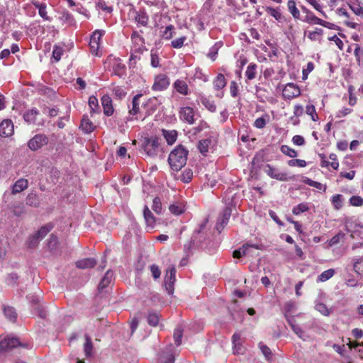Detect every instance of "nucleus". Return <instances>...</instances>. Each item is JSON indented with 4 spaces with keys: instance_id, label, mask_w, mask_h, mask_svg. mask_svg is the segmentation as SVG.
Listing matches in <instances>:
<instances>
[{
    "instance_id": "obj_1",
    "label": "nucleus",
    "mask_w": 363,
    "mask_h": 363,
    "mask_svg": "<svg viewBox=\"0 0 363 363\" xmlns=\"http://www.w3.org/2000/svg\"><path fill=\"white\" fill-rule=\"evenodd\" d=\"M155 26L160 29V36L166 40H171L176 34V28L172 24H167L169 17L166 15H155L154 17Z\"/></svg>"
},
{
    "instance_id": "obj_2",
    "label": "nucleus",
    "mask_w": 363,
    "mask_h": 363,
    "mask_svg": "<svg viewBox=\"0 0 363 363\" xmlns=\"http://www.w3.org/2000/svg\"><path fill=\"white\" fill-rule=\"evenodd\" d=\"M188 152L182 145L177 146L170 152L168 162L172 170L177 172L186 164Z\"/></svg>"
},
{
    "instance_id": "obj_3",
    "label": "nucleus",
    "mask_w": 363,
    "mask_h": 363,
    "mask_svg": "<svg viewBox=\"0 0 363 363\" xmlns=\"http://www.w3.org/2000/svg\"><path fill=\"white\" fill-rule=\"evenodd\" d=\"M53 225L51 223H47L41 227L39 230L30 235L26 242V245L30 248H34L43 240L46 235L52 229Z\"/></svg>"
},
{
    "instance_id": "obj_4",
    "label": "nucleus",
    "mask_w": 363,
    "mask_h": 363,
    "mask_svg": "<svg viewBox=\"0 0 363 363\" xmlns=\"http://www.w3.org/2000/svg\"><path fill=\"white\" fill-rule=\"evenodd\" d=\"M159 142L156 137L146 138L143 143V150L150 157L157 155L159 150Z\"/></svg>"
},
{
    "instance_id": "obj_5",
    "label": "nucleus",
    "mask_w": 363,
    "mask_h": 363,
    "mask_svg": "<svg viewBox=\"0 0 363 363\" xmlns=\"http://www.w3.org/2000/svg\"><path fill=\"white\" fill-rule=\"evenodd\" d=\"M170 84V79L165 74H159L154 78L152 89L155 91L166 90Z\"/></svg>"
},
{
    "instance_id": "obj_6",
    "label": "nucleus",
    "mask_w": 363,
    "mask_h": 363,
    "mask_svg": "<svg viewBox=\"0 0 363 363\" xmlns=\"http://www.w3.org/2000/svg\"><path fill=\"white\" fill-rule=\"evenodd\" d=\"M179 117L181 121L190 125L194 124L196 121L195 111L190 106L181 107L179 111Z\"/></svg>"
},
{
    "instance_id": "obj_7",
    "label": "nucleus",
    "mask_w": 363,
    "mask_h": 363,
    "mask_svg": "<svg viewBox=\"0 0 363 363\" xmlns=\"http://www.w3.org/2000/svg\"><path fill=\"white\" fill-rule=\"evenodd\" d=\"M261 245L255 244H245L238 250L233 252V257L235 258H240L242 256H252L254 250H260Z\"/></svg>"
},
{
    "instance_id": "obj_8",
    "label": "nucleus",
    "mask_w": 363,
    "mask_h": 363,
    "mask_svg": "<svg viewBox=\"0 0 363 363\" xmlns=\"http://www.w3.org/2000/svg\"><path fill=\"white\" fill-rule=\"evenodd\" d=\"M17 346L27 347L26 345L21 344L17 338L13 337H4L0 340V352L9 350Z\"/></svg>"
},
{
    "instance_id": "obj_9",
    "label": "nucleus",
    "mask_w": 363,
    "mask_h": 363,
    "mask_svg": "<svg viewBox=\"0 0 363 363\" xmlns=\"http://www.w3.org/2000/svg\"><path fill=\"white\" fill-rule=\"evenodd\" d=\"M48 143V138L43 134L35 135L33 138H31L28 143V145L29 148L32 150H38L41 148L43 145H46Z\"/></svg>"
},
{
    "instance_id": "obj_10",
    "label": "nucleus",
    "mask_w": 363,
    "mask_h": 363,
    "mask_svg": "<svg viewBox=\"0 0 363 363\" xmlns=\"http://www.w3.org/2000/svg\"><path fill=\"white\" fill-rule=\"evenodd\" d=\"M105 34L104 30H96L90 38L89 46L91 52L93 54L97 55V52L99 49L101 38Z\"/></svg>"
},
{
    "instance_id": "obj_11",
    "label": "nucleus",
    "mask_w": 363,
    "mask_h": 363,
    "mask_svg": "<svg viewBox=\"0 0 363 363\" xmlns=\"http://www.w3.org/2000/svg\"><path fill=\"white\" fill-rule=\"evenodd\" d=\"M301 94L299 87L294 83H288L282 91V96L285 99H291Z\"/></svg>"
},
{
    "instance_id": "obj_12",
    "label": "nucleus",
    "mask_w": 363,
    "mask_h": 363,
    "mask_svg": "<svg viewBox=\"0 0 363 363\" xmlns=\"http://www.w3.org/2000/svg\"><path fill=\"white\" fill-rule=\"evenodd\" d=\"M176 269L174 266L169 267L164 277V284L168 293L169 294L173 293V285L176 280L175 279Z\"/></svg>"
},
{
    "instance_id": "obj_13",
    "label": "nucleus",
    "mask_w": 363,
    "mask_h": 363,
    "mask_svg": "<svg viewBox=\"0 0 363 363\" xmlns=\"http://www.w3.org/2000/svg\"><path fill=\"white\" fill-rule=\"evenodd\" d=\"M266 167L267 169L265 172L271 178L282 182L289 180V177L286 173L281 172L278 169L274 168L269 164H267Z\"/></svg>"
},
{
    "instance_id": "obj_14",
    "label": "nucleus",
    "mask_w": 363,
    "mask_h": 363,
    "mask_svg": "<svg viewBox=\"0 0 363 363\" xmlns=\"http://www.w3.org/2000/svg\"><path fill=\"white\" fill-rule=\"evenodd\" d=\"M232 210L229 206L225 207L218 218L217 223H216V229L218 231H220L221 229L224 228V226L228 223V220L231 216Z\"/></svg>"
},
{
    "instance_id": "obj_15",
    "label": "nucleus",
    "mask_w": 363,
    "mask_h": 363,
    "mask_svg": "<svg viewBox=\"0 0 363 363\" xmlns=\"http://www.w3.org/2000/svg\"><path fill=\"white\" fill-rule=\"evenodd\" d=\"M13 133V124L11 120H4L0 123V136L9 137Z\"/></svg>"
},
{
    "instance_id": "obj_16",
    "label": "nucleus",
    "mask_w": 363,
    "mask_h": 363,
    "mask_svg": "<svg viewBox=\"0 0 363 363\" xmlns=\"http://www.w3.org/2000/svg\"><path fill=\"white\" fill-rule=\"evenodd\" d=\"M159 362L160 363H174L172 345H169L166 348V351L162 352L159 357Z\"/></svg>"
},
{
    "instance_id": "obj_17",
    "label": "nucleus",
    "mask_w": 363,
    "mask_h": 363,
    "mask_svg": "<svg viewBox=\"0 0 363 363\" xmlns=\"http://www.w3.org/2000/svg\"><path fill=\"white\" fill-rule=\"evenodd\" d=\"M287 321L292 330L303 340H307L309 338L308 335L298 325L295 323L293 318H287Z\"/></svg>"
},
{
    "instance_id": "obj_18",
    "label": "nucleus",
    "mask_w": 363,
    "mask_h": 363,
    "mask_svg": "<svg viewBox=\"0 0 363 363\" xmlns=\"http://www.w3.org/2000/svg\"><path fill=\"white\" fill-rule=\"evenodd\" d=\"M101 104L104 109V113L110 116L113 113L114 109L112 105V100L108 95H104L101 97Z\"/></svg>"
},
{
    "instance_id": "obj_19",
    "label": "nucleus",
    "mask_w": 363,
    "mask_h": 363,
    "mask_svg": "<svg viewBox=\"0 0 363 363\" xmlns=\"http://www.w3.org/2000/svg\"><path fill=\"white\" fill-rule=\"evenodd\" d=\"M199 102H200L207 110L211 113L216 111L215 102L206 96L200 94L198 96Z\"/></svg>"
},
{
    "instance_id": "obj_20",
    "label": "nucleus",
    "mask_w": 363,
    "mask_h": 363,
    "mask_svg": "<svg viewBox=\"0 0 363 363\" xmlns=\"http://www.w3.org/2000/svg\"><path fill=\"white\" fill-rule=\"evenodd\" d=\"M33 4L35 9L38 10L39 16L45 21H51L52 18L48 15L47 5L45 3L40 2L38 1H33Z\"/></svg>"
},
{
    "instance_id": "obj_21",
    "label": "nucleus",
    "mask_w": 363,
    "mask_h": 363,
    "mask_svg": "<svg viewBox=\"0 0 363 363\" xmlns=\"http://www.w3.org/2000/svg\"><path fill=\"white\" fill-rule=\"evenodd\" d=\"M353 270L356 274L363 276V257L356 256L351 259Z\"/></svg>"
},
{
    "instance_id": "obj_22",
    "label": "nucleus",
    "mask_w": 363,
    "mask_h": 363,
    "mask_svg": "<svg viewBox=\"0 0 363 363\" xmlns=\"http://www.w3.org/2000/svg\"><path fill=\"white\" fill-rule=\"evenodd\" d=\"M174 89L180 94L186 96L189 93V89L186 82L182 79H177L173 84Z\"/></svg>"
},
{
    "instance_id": "obj_23",
    "label": "nucleus",
    "mask_w": 363,
    "mask_h": 363,
    "mask_svg": "<svg viewBox=\"0 0 363 363\" xmlns=\"http://www.w3.org/2000/svg\"><path fill=\"white\" fill-rule=\"evenodd\" d=\"M160 104L161 103L157 98L153 97L149 99L145 104H143V106L146 108L147 114L150 115L157 109Z\"/></svg>"
},
{
    "instance_id": "obj_24",
    "label": "nucleus",
    "mask_w": 363,
    "mask_h": 363,
    "mask_svg": "<svg viewBox=\"0 0 363 363\" xmlns=\"http://www.w3.org/2000/svg\"><path fill=\"white\" fill-rule=\"evenodd\" d=\"M241 335L240 333H235L233 335L232 341L233 344V353L235 354H243L244 347L241 345Z\"/></svg>"
},
{
    "instance_id": "obj_25",
    "label": "nucleus",
    "mask_w": 363,
    "mask_h": 363,
    "mask_svg": "<svg viewBox=\"0 0 363 363\" xmlns=\"http://www.w3.org/2000/svg\"><path fill=\"white\" fill-rule=\"evenodd\" d=\"M135 20L140 26L147 27L149 23V16L144 10H140L136 12Z\"/></svg>"
},
{
    "instance_id": "obj_26",
    "label": "nucleus",
    "mask_w": 363,
    "mask_h": 363,
    "mask_svg": "<svg viewBox=\"0 0 363 363\" xmlns=\"http://www.w3.org/2000/svg\"><path fill=\"white\" fill-rule=\"evenodd\" d=\"M28 186V182L26 179H20L17 180L12 186V194H18L26 189Z\"/></svg>"
},
{
    "instance_id": "obj_27",
    "label": "nucleus",
    "mask_w": 363,
    "mask_h": 363,
    "mask_svg": "<svg viewBox=\"0 0 363 363\" xmlns=\"http://www.w3.org/2000/svg\"><path fill=\"white\" fill-rule=\"evenodd\" d=\"M265 11L267 14L273 17L276 21L278 22H282L284 20V17L282 16V13L281 12L279 7H271V6H267L265 8Z\"/></svg>"
},
{
    "instance_id": "obj_28",
    "label": "nucleus",
    "mask_w": 363,
    "mask_h": 363,
    "mask_svg": "<svg viewBox=\"0 0 363 363\" xmlns=\"http://www.w3.org/2000/svg\"><path fill=\"white\" fill-rule=\"evenodd\" d=\"M96 264V261L94 258H86L76 262L77 267L82 269L93 268Z\"/></svg>"
},
{
    "instance_id": "obj_29",
    "label": "nucleus",
    "mask_w": 363,
    "mask_h": 363,
    "mask_svg": "<svg viewBox=\"0 0 363 363\" xmlns=\"http://www.w3.org/2000/svg\"><path fill=\"white\" fill-rule=\"evenodd\" d=\"M143 94H138L135 95L131 103V106H129V113L130 115L135 116L137 115L140 112V99L142 97Z\"/></svg>"
},
{
    "instance_id": "obj_30",
    "label": "nucleus",
    "mask_w": 363,
    "mask_h": 363,
    "mask_svg": "<svg viewBox=\"0 0 363 363\" xmlns=\"http://www.w3.org/2000/svg\"><path fill=\"white\" fill-rule=\"evenodd\" d=\"M113 278V272L111 270H108L99 283V290L103 291V290L111 284Z\"/></svg>"
},
{
    "instance_id": "obj_31",
    "label": "nucleus",
    "mask_w": 363,
    "mask_h": 363,
    "mask_svg": "<svg viewBox=\"0 0 363 363\" xmlns=\"http://www.w3.org/2000/svg\"><path fill=\"white\" fill-rule=\"evenodd\" d=\"M143 216L147 224V227L150 229H152L155 227V218L147 206H145L144 208Z\"/></svg>"
},
{
    "instance_id": "obj_32",
    "label": "nucleus",
    "mask_w": 363,
    "mask_h": 363,
    "mask_svg": "<svg viewBox=\"0 0 363 363\" xmlns=\"http://www.w3.org/2000/svg\"><path fill=\"white\" fill-rule=\"evenodd\" d=\"M112 67L115 74L121 77L125 74V65L121 62L120 59L114 58Z\"/></svg>"
},
{
    "instance_id": "obj_33",
    "label": "nucleus",
    "mask_w": 363,
    "mask_h": 363,
    "mask_svg": "<svg viewBox=\"0 0 363 363\" xmlns=\"http://www.w3.org/2000/svg\"><path fill=\"white\" fill-rule=\"evenodd\" d=\"M212 145L213 141L211 138L201 140L198 144V149L202 155H206Z\"/></svg>"
},
{
    "instance_id": "obj_34",
    "label": "nucleus",
    "mask_w": 363,
    "mask_h": 363,
    "mask_svg": "<svg viewBox=\"0 0 363 363\" xmlns=\"http://www.w3.org/2000/svg\"><path fill=\"white\" fill-rule=\"evenodd\" d=\"M95 126L87 116H84L82 119L80 128L86 133H91Z\"/></svg>"
},
{
    "instance_id": "obj_35",
    "label": "nucleus",
    "mask_w": 363,
    "mask_h": 363,
    "mask_svg": "<svg viewBox=\"0 0 363 363\" xmlns=\"http://www.w3.org/2000/svg\"><path fill=\"white\" fill-rule=\"evenodd\" d=\"M215 90L219 91L223 89L226 85V81L223 74H218L213 82Z\"/></svg>"
},
{
    "instance_id": "obj_36",
    "label": "nucleus",
    "mask_w": 363,
    "mask_h": 363,
    "mask_svg": "<svg viewBox=\"0 0 363 363\" xmlns=\"http://www.w3.org/2000/svg\"><path fill=\"white\" fill-rule=\"evenodd\" d=\"M26 205L32 207L39 206L40 200L35 192L31 191L28 194L26 197Z\"/></svg>"
},
{
    "instance_id": "obj_37",
    "label": "nucleus",
    "mask_w": 363,
    "mask_h": 363,
    "mask_svg": "<svg viewBox=\"0 0 363 363\" xmlns=\"http://www.w3.org/2000/svg\"><path fill=\"white\" fill-rule=\"evenodd\" d=\"M38 114L39 111L36 108H32L25 112L23 118L28 123H34Z\"/></svg>"
},
{
    "instance_id": "obj_38",
    "label": "nucleus",
    "mask_w": 363,
    "mask_h": 363,
    "mask_svg": "<svg viewBox=\"0 0 363 363\" xmlns=\"http://www.w3.org/2000/svg\"><path fill=\"white\" fill-rule=\"evenodd\" d=\"M287 8L289 13L292 15V16L295 19H299L300 18V11L296 7V4L294 0H289L287 2Z\"/></svg>"
},
{
    "instance_id": "obj_39",
    "label": "nucleus",
    "mask_w": 363,
    "mask_h": 363,
    "mask_svg": "<svg viewBox=\"0 0 363 363\" xmlns=\"http://www.w3.org/2000/svg\"><path fill=\"white\" fill-rule=\"evenodd\" d=\"M170 212L174 215H180L185 211V206L182 202H175L169 206Z\"/></svg>"
},
{
    "instance_id": "obj_40",
    "label": "nucleus",
    "mask_w": 363,
    "mask_h": 363,
    "mask_svg": "<svg viewBox=\"0 0 363 363\" xmlns=\"http://www.w3.org/2000/svg\"><path fill=\"white\" fill-rule=\"evenodd\" d=\"M163 136L164 137L167 143L169 145H172L175 143L177 138V132L174 130H163Z\"/></svg>"
},
{
    "instance_id": "obj_41",
    "label": "nucleus",
    "mask_w": 363,
    "mask_h": 363,
    "mask_svg": "<svg viewBox=\"0 0 363 363\" xmlns=\"http://www.w3.org/2000/svg\"><path fill=\"white\" fill-rule=\"evenodd\" d=\"M257 65L255 63H250L245 71V76L248 80H252L257 75Z\"/></svg>"
},
{
    "instance_id": "obj_42",
    "label": "nucleus",
    "mask_w": 363,
    "mask_h": 363,
    "mask_svg": "<svg viewBox=\"0 0 363 363\" xmlns=\"http://www.w3.org/2000/svg\"><path fill=\"white\" fill-rule=\"evenodd\" d=\"M345 237V234L340 231L335 235H334L330 240L327 242V247H331L335 245H337L341 240H342Z\"/></svg>"
},
{
    "instance_id": "obj_43",
    "label": "nucleus",
    "mask_w": 363,
    "mask_h": 363,
    "mask_svg": "<svg viewBox=\"0 0 363 363\" xmlns=\"http://www.w3.org/2000/svg\"><path fill=\"white\" fill-rule=\"evenodd\" d=\"M350 8L356 15L363 16V7L360 5V2L358 0L351 1Z\"/></svg>"
},
{
    "instance_id": "obj_44",
    "label": "nucleus",
    "mask_w": 363,
    "mask_h": 363,
    "mask_svg": "<svg viewBox=\"0 0 363 363\" xmlns=\"http://www.w3.org/2000/svg\"><path fill=\"white\" fill-rule=\"evenodd\" d=\"M309 209L308 203L306 202H303L297 206H295L292 209V213L294 215H299L302 213L307 211Z\"/></svg>"
},
{
    "instance_id": "obj_45",
    "label": "nucleus",
    "mask_w": 363,
    "mask_h": 363,
    "mask_svg": "<svg viewBox=\"0 0 363 363\" xmlns=\"http://www.w3.org/2000/svg\"><path fill=\"white\" fill-rule=\"evenodd\" d=\"M332 204L335 209L339 210L343 203V196L341 194H335L331 199Z\"/></svg>"
},
{
    "instance_id": "obj_46",
    "label": "nucleus",
    "mask_w": 363,
    "mask_h": 363,
    "mask_svg": "<svg viewBox=\"0 0 363 363\" xmlns=\"http://www.w3.org/2000/svg\"><path fill=\"white\" fill-rule=\"evenodd\" d=\"M303 21L309 24L319 25L320 23H321V19L315 16L314 13L311 11L306 15Z\"/></svg>"
},
{
    "instance_id": "obj_47",
    "label": "nucleus",
    "mask_w": 363,
    "mask_h": 363,
    "mask_svg": "<svg viewBox=\"0 0 363 363\" xmlns=\"http://www.w3.org/2000/svg\"><path fill=\"white\" fill-rule=\"evenodd\" d=\"M280 150L283 154L291 158H295L298 155L297 152L294 149H292L289 146L286 145H281Z\"/></svg>"
},
{
    "instance_id": "obj_48",
    "label": "nucleus",
    "mask_w": 363,
    "mask_h": 363,
    "mask_svg": "<svg viewBox=\"0 0 363 363\" xmlns=\"http://www.w3.org/2000/svg\"><path fill=\"white\" fill-rule=\"evenodd\" d=\"M335 274L333 269H329L322 272L318 277V280L322 282L326 281L333 277Z\"/></svg>"
},
{
    "instance_id": "obj_49",
    "label": "nucleus",
    "mask_w": 363,
    "mask_h": 363,
    "mask_svg": "<svg viewBox=\"0 0 363 363\" xmlns=\"http://www.w3.org/2000/svg\"><path fill=\"white\" fill-rule=\"evenodd\" d=\"M4 313L6 318L10 321H14L16 318V313L15 309L11 306H6L4 308Z\"/></svg>"
},
{
    "instance_id": "obj_50",
    "label": "nucleus",
    "mask_w": 363,
    "mask_h": 363,
    "mask_svg": "<svg viewBox=\"0 0 363 363\" xmlns=\"http://www.w3.org/2000/svg\"><path fill=\"white\" fill-rule=\"evenodd\" d=\"M323 29L316 28L314 31H310L307 36L310 40L316 41L320 40V36L323 35Z\"/></svg>"
},
{
    "instance_id": "obj_51",
    "label": "nucleus",
    "mask_w": 363,
    "mask_h": 363,
    "mask_svg": "<svg viewBox=\"0 0 363 363\" xmlns=\"http://www.w3.org/2000/svg\"><path fill=\"white\" fill-rule=\"evenodd\" d=\"M308 4L312 6L314 9L318 11L324 18H327L325 12L323 10V6L320 4L316 0H305Z\"/></svg>"
},
{
    "instance_id": "obj_52",
    "label": "nucleus",
    "mask_w": 363,
    "mask_h": 363,
    "mask_svg": "<svg viewBox=\"0 0 363 363\" xmlns=\"http://www.w3.org/2000/svg\"><path fill=\"white\" fill-rule=\"evenodd\" d=\"M303 113V108L301 105H299V104H297L294 106V116L296 117L295 119H294V117H291V120L294 121L293 123L294 125H296L298 123V118L299 116H301Z\"/></svg>"
},
{
    "instance_id": "obj_53",
    "label": "nucleus",
    "mask_w": 363,
    "mask_h": 363,
    "mask_svg": "<svg viewBox=\"0 0 363 363\" xmlns=\"http://www.w3.org/2000/svg\"><path fill=\"white\" fill-rule=\"evenodd\" d=\"M315 309L325 316H329L332 312L331 309H329L326 305L323 303H317L315 304Z\"/></svg>"
},
{
    "instance_id": "obj_54",
    "label": "nucleus",
    "mask_w": 363,
    "mask_h": 363,
    "mask_svg": "<svg viewBox=\"0 0 363 363\" xmlns=\"http://www.w3.org/2000/svg\"><path fill=\"white\" fill-rule=\"evenodd\" d=\"M89 106L91 108V113H98L99 112V103L98 99L94 96H91L89 99Z\"/></svg>"
},
{
    "instance_id": "obj_55",
    "label": "nucleus",
    "mask_w": 363,
    "mask_h": 363,
    "mask_svg": "<svg viewBox=\"0 0 363 363\" xmlns=\"http://www.w3.org/2000/svg\"><path fill=\"white\" fill-rule=\"evenodd\" d=\"M186 40V36H185V35L181 36L177 39L172 40L171 46L173 48L179 49L184 46Z\"/></svg>"
},
{
    "instance_id": "obj_56",
    "label": "nucleus",
    "mask_w": 363,
    "mask_h": 363,
    "mask_svg": "<svg viewBox=\"0 0 363 363\" xmlns=\"http://www.w3.org/2000/svg\"><path fill=\"white\" fill-rule=\"evenodd\" d=\"M306 112L308 115H309L311 116V119L313 121H317L318 120V116L316 113V110H315L314 105H313V104L307 105L306 107Z\"/></svg>"
},
{
    "instance_id": "obj_57",
    "label": "nucleus",
    "mask_w": 363,
    "mask_h": 363,
    "mask_svg": "<svg viewBox=\"0 0 363 363\" xmlns=\"http://www.w3.org/2000/svg\"><path fill=\"white\" fill-rule=\"evenodd\" d=\"M60 21L68 25H72L74 23V18L71 13L68 11H64L60 16Z\"/></svg>"
},
{
    "instance_id": "obj_58",
    "label": "nucleus",
    "mask_w": 363,
    "mask_h": 363,
    "mask_svg": "<svg viewBox=\"0 0 363 363\" xmlns=\"http://www.w3.org/2000/svg\"><path fill=\"white\" fill-rule=\"evenodd\" d=\"M131 40L134 44L138 46L143 45L145 43L144 38L137 31L133 32Z\"/></svg>"
},
{
    "instance_id": "obj_59",
    "label": "nucleus",
    "mask_w": 363,
    "mask_h": 363,
    "mask_svg": "<svg viewBox=\"0 0 363 363\" xmlns=\"http://www.w3.org/2000/svg\"><path fill=\"white\" fill-rule=\"evenodd\" d=\"M63 52L64 50L62 48L58 45H55L52 50V58L56 62H58L61 59Z\"/></svg>"
},
{
    "instance_id": "obj_60",
    "label": "nucleus",
    "mask_w": 363,
    "mask_h": 363,
    "mask_svg": "<svg viewBox=\"0 0 363 363\" xmlns=\"http://www.w3.org/2000/svg\"><path fill=\"white\" fill-rule=\"evenodd\" d=\"M93 346H92V342L90 337H89L87 335H86V342L84 345V353L86 357H89L91 354V350H92Z\"/></svg>"
},
{
    "instance_id": "obj_61",
    "label": "nucleus",
    "mask_w": 363,
    "mask_h": 363,
    "mask_svg": "<svg viewBox=\"0 0 363 363\" xmlns=\"http://www.w3.org/2000/svg\"><path fill=\"white\" fill-rule=\"evenodd\" d=\"M193 177V172L190 169H186L184 170L181 175V180L184 183H189Z\"/></svg>"
},
{
    "instance_id": "obj_62",
    "label": "nucleus",
    "mask_w": 363,
    "mask_h": 363,
    "mask_svg": "<svg viewBox=\"0 0 363 363\" xmlns=\"http://www.w3.org/2000/svg\"><path fill=\"white\" fill-rule=\"evenodd\" d=\"M147 4L150 6H154L160 9H164L167 7L166 3L164 0H148Z\"/></svg>"
},
{
    "instance_id": "obj_63",
    "label": "nucleus",
    "mask_w": 363,
    "mask_h": 363,
    "mask_svg": "<svg viewBox=\"0 0 363 363\" xmlns=\"http://www.w3.org/2000/svg\"><path fill=\"white\" fill-rule=\"evenodd\" d=\"M288 164L290 167H305L307 164L306 162L303 160L301 159H294L291 160L288 162Z\"/></svg>"
},
{
    "instance_id": "obj_64",
    "label": "nucleus",
    "mask_w": 363,
    "mask_h": 363,
    "mask_svg": "<svg viewBox=\"0 0 363 363\" xmlns=\"http://www.w3.org/2000/svg\"><path fill=\"white\" fill-rule=\"evenodd\" d=\"M350 203L353 206H361L363 205V199L359 196H352L350 199Z\"/></svg>"
}]
</instances>
